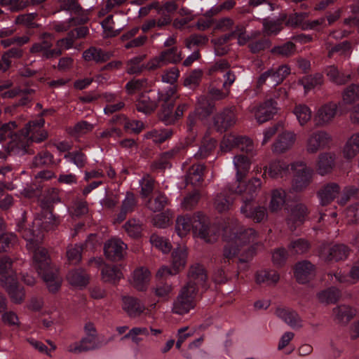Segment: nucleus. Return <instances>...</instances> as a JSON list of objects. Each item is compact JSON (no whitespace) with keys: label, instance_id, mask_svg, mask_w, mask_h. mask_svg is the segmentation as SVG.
Instances as JSON below:
<instances>
[{"label":"nucleus","instance_id":"39448f33","mask_svg":"<svg viewBox=\"0 0 359 359\" xmlns=\"http://www.w3.org/2000/svg\"><path fill=\"white\" fill-rule=\"evenodd\" d=\"M291 169L295 172L292 189L297 192L304 191L313 181V170L302 161L292 163Z\"/></svg>","mask_w":359,"mask_h":359},{"label":"nucleus","instance_id":"72a5a7b5","mask_svg":"<svg viewBox=\"0 0 359 359\" xmlns=\"http://www.w3.org/2000/svg\"><path fill=\"white\" fill-rule=\"evenodd\" d=\"M150 272L144 267H140L133 271L131 283L139 291L147 289L150 280Z\"/></svg>","mask_w":359,"mask_h":359},{"label":"nucleus","instance_id":"5fc2aeb1","mask_svg":"<svg viewBox=\"0 0 359 359\" xmlns=\"http://www.w3.org/2000/svg\"><path fill=\"white\" fill-rule=\"evenodd\" d=\"M340 291L336 287H330L318 293V301L323 304H334L339 298Z\"/></svg>","mask_w":359,"mask_h":359},{"label":"nucleus","instance_id":"9d476101","mask_svg":"<svg viewBox=\"0 0 359 359\" xmlns=\"http://www.w3.org/2000/svg\"><path fill=\"white\" fill-rule=\"evenodd\" d=\"M16 127L15 122H9L3 125L0 128V142L11 139L9 146L11 151L15 152V149H20L22 154H25L26 152V145L15 133L14 130Z\"/></svg>","mask_w":359,"mask_h":359},{"label":"nucleus","instance_id":"a18cd8bd","mask_svg":"<svg viewBox=\"0 0 359 359\" xmlns=\"http://www.w3.org/2000/svg\"><path fill=\"white\" fill-rule=\"evenodd\" d=\"M323 81V75L320 73H316L303 76L298 82L304 87V92L306 93L315 87L321 86Z\"/></svg>","mask_w":359,"mask_h":359},{"label":"nucleus","instance_id":"393cba45","mask_svg":"<svg viewBox=\"0 0 359 359\" xmlns=\"http://www.w3.org/2000/svg\"><path fill=\"white\" fill-rule=\"evenodd\" d=\"M122 308L130 318L140 316L145 310L144 304L137 298L131 296L122 297Z\"/></svg>","mask_w":359,"mask_h":359},{"label":"nucleus","instance_id":"e2e57ef3","mask_svg":"<svg viewBox=\"0 0 359 359\" xmlns=\"http://www.w3.org/2000/svg\"><path fill=\"white\" fill-rule=\"evenodd\" d=\"M285 18V15H283L276 20H265L263 22L264 32L267 35L277 34L282 29V24Z\"/></svg>","mask_w":359,"mask_h":359},{"label":"nucleus","instance_id":"58836bf2","mask_svg":"<svg viewBox=\"0 0 359 359\" xmlns=\"http://www.w3.org/2000/svg\"><path fill=\"white\" fill-rule=\"evenodd\" d=\"M59 192V189L56 188L47 189L40 200L41 208L53 209V205L60 201Z\"/></svg>","mask_w":359,"mask_h":359},{"label":"nucleus","instance_id":"5701e85b","mask_svg":"<svg viewBox=\"0 0 359 359\" xmlns=\"http://www.w3.org/2000/svg\"><path fill=\"white\" fill-rule=\"evenodd\" d=\"M309 214V210L306 204L299 203L293 205L287 217V224L291 229H294L296 224H302Z\"/></svg>","mask_w":359,"mask_h":359},{"label":"nucleus","instance_id":"8fccbe9b","mask_svg":"<svg viewBox=\"0 0 359 359\" xmlns=\"http://www.w3.org/2000/svg\"><path fill=\"white\" fill-rule=\"evenodd\" d=\"M101 275L103 281L114 284L122 278L121 270L116 266L104 265Z\"/></svg>","mask_w":359,"mask_h":359},{"label":"nucleus","instance_id":"4468645a","mask_svg":"<svg viewBox=\"0 0 359 359\" xmlns=\"http://www.w3.org/2000/svg\"><path fill=\"white\" fill-rule=\"evenodd\" d=\"M236 123V116L232 109H224L214 116V126L220 133L226 131L234 126Z\"/></svg>","mask_w":359,"mask_h":359},{"label":"nucleus","instance_id":"338daca9","mask_svg":"<svg viewBox=\"0 0 359 359\" xmlns=\"http://www.w3.org/2000/svg\"><path fill=\"white\" fill-rule=\"evenodd\" d=\"M83 246L79 244L69 245L67 248V260L71 264H76L81 260Z\"/></svg>","mask_w":359,"mask_h":359},{"label":"nucleus","instance_id":"a19ab883","mask_svg":"<svg viewBox=\"0 0 359 359\" xmlns=\"http://www.w3.org/2000/svg\"><path fill=\"white\" fill-rule=\"evenodd\" d=\"M359 153V136L353 133L346 140L343 148V156L348 160L353 159Z\"/></svg>","mask_w":359,"mask_h":359},{"label":"nucleus","instance_id":"37998d69","mask_svg":"<svg viewBox=\"0 0 359 359\" xmlns=\"http://www.w3.org/2000/svg\"><path fill=\"white\" fill-rule=\"evenodd\" d=\"M217 142L214 138L205 135L201 142V144L197 153L194 156L197 159H204L210 156L216 147Z\"/></svg>","mask_w":359,"mask_h":359},{"label":"nucleus","instance_id":"f3484780","mask_svg":"<svg viewBox=\"0 0 359 359\" xmlns=\"http://www.w3.org/2000/svg\"><path fill=\"white\" fill-rule=\"evenodd\" d=\"M252 112L259 123H263L271 119L277 112L276 102L270 99L258 107H254Z\"/></svg>","mask_w":359,"mask_h":359},{"label":"nucleus","instance_id":"6e6d98bb","mask_svg":"<svg viewBox=\"0 0 359 359\" xmlns=\"http://www.w3.org/2000/svg\"><path fill=\"white\" fill-rule=\"evenodd\" d=\"M279 279V274L276 271L272 270H262L258 271L256 275V282L258 284H276L278 283Z\"/></svg>","mask_w":359,"mask_h":359},{"label":"nucleus","instance_id":"4c0bfd02","mask_svg":"<svg viewBox=\"0 0 359 359\" xmlns=\"http://www.w3.org/2000/svg\"><path fill=\"white\" fill-rule=\"evenodd\" d=\"M269 74V83L276 86L283 81L286 76L290 74V69L287 65H280L277 68H271L267 70Z\"/></svg>","mask_w":359,"mask_h":359},{"label":"nucleus","instance_id":"e433bc0d","mask_svg":"<svg viewBox=\"0 0 359 359\" xmlns=\"http://www.w3.org/2000/svg\"><path fill=\"white\" fill-rule=\"evenodd\" d=\"M205 166L203 164H194L189 168L186 175L187 184L199 186L203 181V174Z\"/></svg>","mask_w":359,"mask_h":359},{"label":"nucleus","instance_id":"b1692460","mask_svg":"<svg viewBox=\"0 0 359 359\" xmlns=\"http://www.w3.org/2000/svg\"><path fill=\"white\" fill-rule=\"evenodd\" d=\"M241 212L245 217L251 219L255 222L260 223L266 220L268 217L267 210L264 206L253 207L251 203H245L241 207Z\"/></svg>","mask_w":359,"mask_h":359},{"label":"nucleus","instance_id":"ddd939ff","mask_svg":"<svg viewBox=\"0 0 359 359\" xmlns=\"http://www.w3.org/2000/svg\"><path fill=\"white\" fill-rule=\"evenodd\" d=\"M127 245L119 238H111L104 243V252L106 257L111 261L121 260L126 252Z\"/></svg>","mask_w":359,"mask_h":359},{"label":"nucleus","instance_id":"6e6552de","mask_svg":"<svg viewBox=\"0 0 359 359\" xmlns=\"http://www.w3.org/2000/svg\"><path fill=\"white\" fill-rule=\"evenodd\" d=\"M44 119L41 116L36 120L29 121L22 131L23 138L36 143L48 138V132L43 128Z\"/></svg>","mask_w":359,"mask_h":359},{"label":"nucleus","instance_id":"0e129e2a","mask_svg":"<svg viewBox=\"0 0 359 359\" xmlns=\"http://www.w3.org/2000/svg\"><path fill=\"white\" fill-rule=\"evenodd\" d=\"M94 125L86 121H81L76 123L74 127L69 128V133L72 136L79 137L91 132Z\"/></svg>","mask_w":359,"mask_h":359},{"label":"nucleus","instance_id":"774afa93","mask_svg":"<svg viewBox=\"0 0 359 359\" xmlns=\"http://www.w3.org/2000/svg\"><path fill=\"white\" fill-rule=\"evenodd\" d=\"M165 65L170 63H177L182 59L181 52L178 50L177 47H172L162 51L160 53Z\"/></svg>","mask_w":359,"mask_h":359},{"label":"nucleus","instance_id":"7c9ffc66","mask_svg":"<svg viewBox=\"0 0 359 359\" xmlns=\"http://www.w3.org/2000/svg\"><path fill=\"white\" fill-rule=\"evenodd\" d=\"M233 163L236 170V182H241L246 177L250 169V159L243 154H239L234 156Z\"/></svg>","mask_w":359,"mask_h":359},{"label":"nucleus","instance_id":"2f4dec72","mask_svg":"<svg viewBox=\"0 0 359 359\" xmlns=\"http://www.w3.org/2000/svg\"><path fill=\"white\" fill-rule=\"evenodd\" d=\"M137 204V199L135 195L132 192L128 191L122 201L120 212L118 213L115 222L118 223L122 222L126 218L128 213L135 210Z\"/></svg>","mask_w":359,"mask_h":359},{"label":"nucleus","instance_id":"2eb2a0df","mask_svg":"<svg viewBox=\"0 0 359 359\" xmlns=\"http://www.w3.org/2000/svg\"><path fill=\"white\" fill-rule=\"evenodd\" d=\"M189 280L185 285H191L190 288H207V274L202 265L195 264L190 267L188 274Z\"/></svg>","mask_w":359,"mask_h":359},{"label":"nucleus","instance_id":"13d9d810","mask_svg":"<svg viewBox=\"0 0 359 359\" xmlns=\"http://www.w3.org/2000/svg\"><path fill=\"white\" fill-rule=\"evenodd\" d=\"M67 278L71 285L76 286H84L88 282L86 273L81 269L69 271Z\"/></svg>","mask_w":359,"mask_h":359},{"label":"nucleus","instance_id":"bf43d9fd","mask_svg":"<svg viewBox=\"0 0 359 359\" xmlns=\"http://www.w3.org/2000/svg\"><path fill=\"white\" fill-rule=\"evenodd\" d=\"M352 52V43L348 41H344L339 43L335 44L330 52L327 53V57L332 58L334 53H338L341 56L350 57Z\"/></svg>","mask_w":359,"mask_h":359},{"label":"nucleus","instance_id":"603ef678","mask_svg":"<svg viewBox=\"0 0 359 359\" xmlns=\"http://www.w3.org/2000/svg\"><path fill=\"white\" fill-rule=\"evenodd\" d=\"M215 110V104L210 103L205 97L198 99L197 106L194 111L201 119L208 118Z\"/></svg>","mask_w":359,"mask_h":359},{"label":"nucleus","instance_id":"de8ad7c7","mask_svg":"<svg viewBox=\"0 0 359 359\" xmlns=\"http://www.w3.org/2000/svg\"><path fill=\"white\" fill-rule=\"evenodd\" d=\"M168 205V199L165 194L162 192H158L156 194L150 198L146 205L152 212H160Z\"/></svg>","mask_w":359,"mask_h":359},{"label":"nucleus","instance_id":"a878e982","mask_svg":"<svg viewBox=\"0 0 359 359\" xmlns=\"http://www.w3.org/2000/svg\"><path fill=\"white\" fill-rule=\"evenodd\" d=\"M29 250L33 253V259L38 273L53 267L50 264V259L46 249L39 245V243L35 245L34 248Z\"/></svg>","mask_w":359,"mask_h":359},{"label":"nucleus","instance_id":"bb28decb","mask_svg":"<svg viewBox=\"0 0 359 359\" xmlns=\"http://www.w3.org/2000/svg\"><path fill=\"white\" fill-rule=\"evenodd\" d=\"M100 346L97 341V338L86 336L83 337L79 341L71 344L67 347V351L74 354H79L83 352L98 348Z\"/></svg>","mask_w":359,"mask_h":359},{"label":"nucleus","instance_id":"cd10ccee","mask_svg":"<svg viewBox=\"0 0 359 359\" xmlns=\"http://www.w3.org/2000/svg\"><path fill=\"white\" fill-rule=\"evenodd\" d=\"M45 282L49 292L55 293L60 289L62 283V278L58 274L55 267L39 272Z\"/></svg>","mask_w":359,"mask_h":359},{"label":"nucleus","instance_id":"f704fd0d","mask_svg":"<svg viewBox=\"0 0 359 359\" xmlns=\"http://www.w3.org/2000/svg\"><path fill=\"white\" fill-rule=\"evenodd\" d=\"M357 313V310L351 306L342 304L333 309L335 320L341 324H347Z\"/></svg>","mask_w":359,"mask_h":359},{"label":"nucleus","instance_id":"7ed1b4c3","mask_svg":"<svg viewBox=\"0 0 359 359\" xmlns=\"http://www.w3.org/2000/svg\"><path fill=\"white\" fill-rule=\"evenodd\" d=\"M175 93V89L173 87H169L166 93H161L159 97L160 101L163 102L159 114V118L165 125L174 124L183 116L184 111L187 109L186 104H180L175 111L173 112Z\"/></svg>","mask_w":359,"mask_h":359},{"label":"nucleus","instance_id":"052dcab7","mask_svg":"<svg viewBox=\"0 0 359 359\" xmlns=\"http://www.w3.org/2000/svg\"><path fill=\"white\" fill-rule=\"evenodd\" d=\"M145 55H138L131 58L127 62L126 72L129 74H140L145 69V65L142 63Z\"/></svg>","mask_w":359,"mask_h":359},{"label":"nucleus","instance_id":"a211bd4d","mask_svg":"<svg viewBox=\"0 0 359 359\" xmlns=\"http://www.w3.org/2000/svg\"><path fill=\"white\" fill-rule=\"evenodd\" d=\"M294 274L298 283H308L316 275V266L308 260L297 262L294 269Z\"/></svg>","mask_w":359,"mask_h":359},{"label":"nucleus","instance_id":"4be33fe9","mask_svg":"<svg viewBox=\"0 0 359 359\" xmlns=\"http://www.w3.org/2000/svg\"><path fill=\"white\" fill-rule=\"evenodd\" d=\"M60 223L58 217L53 213V209H41L39 219L36 220L37 226L46 231L55 230Z\"/></svg>","mask_w":359,"mask_h":359},{"label":"nucleus","instance_id":"1a4fd4ad","mask_svg":"<svg viewBox=\"0 0 359 359\" xmlns=\"http://www.w3.org/2000/svg\"><path fill=\"white\" fill-rule=\"evenodd\" d=\"M332 141L331 135L325 130L313 132L306 140V151L309 154H316L320 150L329 147Z\"/></svg>","mask_w":359,"mask_h":359},{"label":"nucleus","instance_id":"680f3d73","mask_svg":"<svg viewBox=\"0 0 359 359\" xmlns=\"http://www.w3.org/2000/svg\"><path fill=\"white\" fill-rule=\"evenodd\" d=\"M173 134L172 129L154 130L149 132L146 137L151 140L154 143L161 144L169 139Z\"/></svg>","mask_w":359,"mask_h":359},{"label":"nucleus","instance_id":"412c9836","mask_svg":"<svg viewBox=\"0 0 359 359\" xmlns=\"http://www.w3.org/2000/svg\"><path fill=\"white\" fill-rule=\"evenodd\" d=\"M340 191L339 185L335 182L324 184L317 192L320 204L323 206L329 205L338 196Z\"/></svg>","mask_w":359,"mask_h":359},{"label":"nucleus","instance_id":"aec40b11","mask_svg":"<svg viewBox=\"0 0 359 359\" xmlns=\"http://www.w3.org/2000/svg\"><path fill=\"white\" fill-rule=\"evenodd\" d=\"M114 56V51L105 50L95 46H90L83 52L82 57L86 62L101 64L107 62Z\"/></svg>","mask_w":359,"mask_h":359},{"label":"nucleus","instance_id":"0eeeda50","mask_svg":"<svg viewBox=\"0 0 359 359\" xmlns=\"http://www.w3.org/2000/svg\"><path fill=\"white\" fill-rule=\"evenodd\" d=\"M40 41L34 43L29 49L32 54L41 53L45 59H52L60 56L62 54L60 48H52L53 36L47 32L40 35Z\"/></svg>","mask_w":359,"mask_h":359},{"label":"nucleus","instance_id":"c756f323","mask_svg":"<svg viewBox=\"0 0 359 359\" xmlns=\"http://www.w3.org/2000/svg\"><path fill=\"white\" fill-rule=\"evenodd\" d=\"M11 280L2 284L7 290L11 301L15 304H21L25 299V292L22 287H19L18 278L15 276H11Z\"/></svg>","mask_w":359,"mask_h":359},{"label":"nucleus","instance_id":"473e14b6","mask_svg":"<svg viewBox=\"0 0 359 359\" xmlns=\"http://www.w3.org/2000/svg\"><path fill=\"white\" fill-rule=\"evenodd\" d=\"M276 314L292 329H299L302 327V320L294 311L278 308L276 311Z\"/></svg>","mask_w":359,"mask_h":359},{"label":"nucleus","instance_id":"9b49d317","mask_svg":"<svg viewBox=\"0 0 359 359\" xmlns=\"http://www.w3.org/2000/svg\"><path fill=\"white\" fill-rule=\"evenodd\" d=\"M291 165L283 160H275L271 161L268 165L264 167L262 177L267 176L271 179L284 178L290 175Z\"/></svg>","mask_w":359,"mask_h":359},{"label":"nucleus","instance_id":"f257e3e1","mask_svg":"<svg viewBox=\"0 0 359 359\" xmlns=\"http://www.w3.org/2000/svg\"><path fill=\"white\" fill-rule=\"evenodd\" d=\"M231 223V225L226 226L224 229V238L226 241L224 248V257L230 259L240 255V264H245L252 257L255 246L262 245L261 242L258 241L259 235L252 228L240 226L236 219H232Z\"/></svg>","mask_w":359,"mask_h":359},{"label":"nucleus","instance_id":"79ce46f5","mask_svg":"<svg viewBox=\"0 0 359 359\" xmlns=\"http://www.w3.org/2000/svg\"><path fill=\"white\" fill-rule=\"evenodd\" d=\"M233 202V198L228 195L226 190L217 194L214 198L213 206L219 212L228 211Z\"/></svg>","mask_w":359,"mask_h":359},{"label":"nucleus","instance_id":"f03ea898","mask_svg":"<svg viewBox=\"0 0 359 359\" xmlns=\"http://www.w3.org/2000/svg\"><path fill=\"white\" fill-rule=\"evenodd\" d=\"M192 230L194 236L205 243H212L218 237V231L210 224L209 218L201 212L193 215H179L175 220V231L183 238Z\"/></svg>","mask_w":359,"mask_h":359},{"label":"nucleus","instance_id":"423d86ee","mask_svg":"<svg viewBox=\"0 0 359 359\" xmlns=\"http://www.w3.org/2000/svg\"><path fill=\"white\" fill-rule=\"evenodd\" d=\"M351 252V249L344 244L330 245L323 244L320 246L318 255L325 262H338L346 260Z\"/></svg>","mask_w":359,"mask_h":359},{"label":"nucleus","instance_id":"09e8293b","mask_svg":"<svg viewBox=\"0 0 359 359\" xmlns=\"http://www.w3.org/2000/svg\"><path fill=\"white\" fill-rule=\"evenodd\" d=\"M310 243L304 238H297L292 241L287 246L290 255H300L309 252Z\"/></svg>","mask_w":359,"mask_h":359},{"label":"nucleus","instance_id":"c03bdc74","mask_svg":"<svg viewBox=\"0 0 359 359\" xmlns=\"http://www.w3.org/2000/svg\"><path fill=\"white\" fill-rule=\"evenodd\" d=\"M156 107V101L151 99L148 93L141 94L136 102L137 110L144 114H151Z\"/></svg>","mask_w":359,"mask_h":359},{"label":"nucleus","instance_id":"69168bd1","mask_svg":"<svg viewBox=\"0 0 359 359\" xmlns=\"http://www.w3.org/2000/svg\"><path fill=\"white\" fill-rule=\"evenodd\" d=\"M141 187L140 195L142 198H147L154 191L155 187L154 179L148 174H146L140 180Z\"/></svg>","mask_w":359,"mask_h":359},{"label":"nucleus","instance_id":"4d7b16f0","mask_svg":"<svg viewBox=\"0 0 359 359\" xmlns=\"http://www.w3.org/2000/svg\"><path fill=\"white\" fill-rule=\"evenodd\" d=\"M0 274L1 275V283H4L11 280L8 278L11 276H16L15 272L12 269V260L8 257H4L0 259Z\"/></svg>","mask_w":359,"mask_h":359},{"label":"nucleus","instance_id":"ea45409f","mask_svg":"<svg viewBox=\"0 0 359 359\" xmlns=\"http://www.w3.org/2000/svg\"><path fill=\"white\" fill-rule=\"evenodd\" d=\"M184 149V146L182 144H177L174 148L170 151L163 153L158 160L156 162L153 167L156 169H164L168 165V161L172 158L178 156L182 154Z\"/></svg>","mask_w":359,"mask_h":359},{"label":"nucleus","instance_id":"49530a36","mask_svg":"<svg viewBox=\"0 0 359 359\" xmlns=\"http://www.w3.org/2000/svg\"><path fill=\"white\" fill-rule=\"evenodd\" d=\"M325 73L330 80L337 85H344L351 79L349 74L345 75L339 72L338 68L334 65L327 66L325 69Z\"/></svg>","mask_w":359,"mask_h":359},{"label":"nucleus","instance_id":"3c124183","mask_svg":"<svg viewBox=\"0 0 359 359\" xmlns=\"http://www.w3.org/2000/svg\"><path fill=\"white\" fill-rule=\"evenodd\" d=\"M286 193L282 189H274L271 192V198L269 203L271 212H278L281 210L285 203Z\"/></svg>","mask_w":359,"mask_h":359},{"label":"nucleus","instance_id":"dca6fc26","mask_svg":"<svg viewBox=\"0 0 359 359\" xmlns=\"http://www.w3.org/2000/svg\"><path fill=\"white\" fill-rule=\"evenodd\" d=\"M261 187V180L258 177H253L248 181L244 190L237 187L235 189H229V192L242 194V201L244 204L245 203H251Z\"/></svg>","mask_w":359,"mask_h":359},{"label":"nucleus","instance_id":"20e7f679","mask_svg":"<svg viewBox=\"0 0 359 359\" xmlns=\"http://www.w3.org/2000/svg\"><path fill=\"white\" fill-rule=\"evenodd\" d=\"M191 285H184L180 290L173 302L172 311L178 315H184L194 309L196 305L198 291L190 288Z\"/></svg>","mask_w":359,"mask_h":359},{"label":"nucleus","instance_id":"c85d7f7f","mask_svg":"<svg viewBox=\"0 0 359 359\" xmlns=\"http://www.w3.org/2000/svg\"><path fill=\"white\" fill-rule=\"evenodd\" d=\"M335 154L330 152H324L319 154L316 161V172L324 176L332 172L335 165Z\"/></svg>","mask_w":359,"mask_h":359},{"label":"nucleus","instance_id":"864d4df0","mask_svg":"<svg viewBox=\"0 0 359 359\" xmlns=\"http://www.w3.org/2000/svg\"><path fill=\"white\" fill-rule=\"evenodd\" d=\"M293 113L301 126H304L311 120L312 116L310 108L302 104H297L293 109Z\"/></svg>","mask_w":359,"mask_h":359},{"label":"nucleus","instance_id":"f8f14e48","mask_svg":"<svg viewBox=\"0 0 359 359\" xmlns=\"http://www.w3.org/2000/svg\"><path fill=\"white\" fill-rule=\"evenodd\" d=\"M337 111V105L334 102H328L320 106L313 117L316 126L323 127L330 124L334 118Z\"/></svg>","mask_w":359,"mask_h":359},{"label":"nucleus","instance_id":"6ab92c4d","mask_svg":"<svg viewBox=\"0 0 359 359\" xmlns=\"http://www.w3.org/2000/svg\"><path fill=\"white\" fill-rule=\"evenodd\" d=\"M297 135L292 131H285L278 135L272 144V151L276 154H283L290 149L295 141Z\"/></svg>","mask_w":359,"mask_h":359},{"label":"nucleus","instance_id":"c9c22d12","mask_svg":"<svg viewBox=\"0 0 359 359\" xmlns=\"http://www.w3.org/2000/svg\"><path fill=\"white\" fill-rule=\"evenodd\" d=\"M187 251L184 247H178L172 252L171 266L174 269L173 273H179L187 263Z\"/></svg>","mask_w":359,"mask_h":359}]
</instances>
